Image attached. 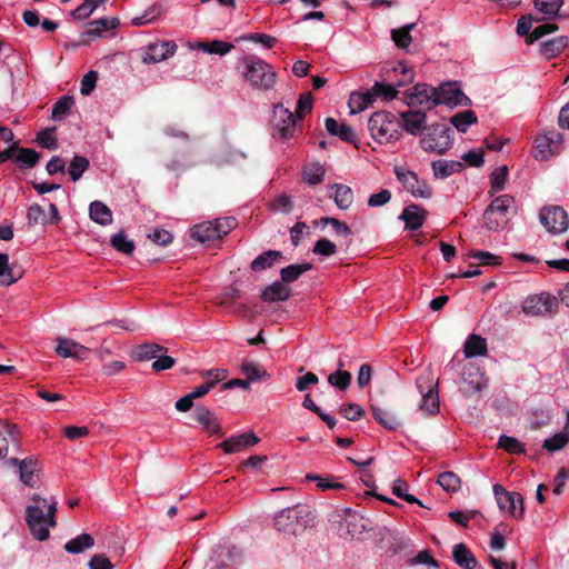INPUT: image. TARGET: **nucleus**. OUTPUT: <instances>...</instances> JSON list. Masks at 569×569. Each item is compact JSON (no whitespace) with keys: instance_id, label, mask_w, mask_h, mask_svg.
I'll list each match as a JSON object with an SVG mask.
<instances>
[{"instance_id":"obj_25","label":"nucleus","mask_w":569,"mask_h":569,"mask_svg":"<svg viewBox=\"0 0 569 569\" xmlns=\"http://www.w3.org/2000/svg\"><path fill=\"white\" fill-rule=\"evenodd\" d=\"M432 173L436 179H446L463 169V163L456 160H437L431 163Z\"/></svg>"},{"instance_id":"obj_49","label":"nucleus","mask_w":569,"mask_h":569,"mask_svg":"<svg viewBox=\"0 0 569 569\" xmlns=\"http://www.w3.org/2000/svg\"><path fill=\"white\" fill-rule=\"evenodd\" d=\"M40 159V153L31 148H19L16 154V161L23 168H32Z\"/></svg>"},{"instance_id":"obj_36","label":"nucleus","mask_w":569,"mask_h":569,"mask_svg":"<svg viewBox=\"0 0 569 569\" xmlns=\"http://www.w3.org/2000/svg\"><path fill=\"white\" fill-rule=\"evenodd\" d=\"M371 412L376 421L387 430H397L400 426L396 416L376 405H371Z\"/></svg>"},{"instance_id":"obj_3","label":"nucleus","mask_w":569,"mask_h":569,"mask_svg":"<svg viewBox=\"0 0 569 569\" xmlns=\"http://www.w3.org/2000/svg\"><path fill=\"white\" fill-rule=\"evenodd\" d=\"M242 74L249 84L257 90L269 91L277 82V72L264 60L244 57L241 61Z\"/></svg>"},{"instance_id":"obj_47","label":"nucleus","mask_w":569,"mask_h":569,"mask_svg":"<svg viewBox=\"0 0 569 569\" xmlns=\"http://www.w3.org/2000/svg\"><path fill=\"white\" fill-rule=\"evenodd\" d=\"M163 12V4L161 2H156L150 8H148L142 16L133 18L132 23L134 26H143L150 23L160 17Z\"/></svg>"},{"instance_id":"obj_19","label":"nucleus","mask_w":569,"mask_h":569,"mask_svg":"<svg viewBox=\"0 0 569 569\" xmlns=\"http://www.w3.org/2000/svg\"><path fill=\"white\" fill-rule=\"evenodd\" d=\"M228 376V371L224 369H211L203 371L201 377L206 379V381L196 387L189 395L193 400L199 399L206 396L217 383L223 381Z\"/></svg>"},{"instance_id":"obj_45","label":"nucleus","mask_w":569,"mask_h":569,"mask_svg":"<svg viewBox=\"0 0 569 569\" xmlns=\"http://www.w3.org/2000/svg\"><path fill=\"white\" fill-rule=\"evenodd\" d=\"M241 372L247 377L248 381H258L268 377L266 369L252 361H244L241 365Z\"/></svg>"},{"instance_id":"obj_11","label":"nucleus","mask_w":569,"mask_h":569,"mask_svg":"<svg viewBox=\"0 0 569 569\" xmlns=\"http://www.w3.org/2000/svg\"><path fill=\"white\" fill-rule=\"evenodd\" d=\"M558 307L555 296L549 292L532 295L525 299L521 309L529 316H545L551 313Z\"/></svg>"},{"instance_id":"obj_5","label":"nucleus","mask_w":569,"mask_h":569,"mask_svg":"<svg viewBox=\"0 0 569 569\" xmlns=\"http://www.w3.org/2000/svg\"><path fill=\"white\" fill-rule=\"evenodd\" d=\"M371 137L379 143H388L399 139L400 122L387 111L375 112L368 120Z\"/></svg>"},{"instance_id":"obj_30","label":"nucleus","mask_w":569,"mask_h":569,"mask_svg":"<svg viewBox=\"0 0 569 569\" xmlns=\"http://www.w3.org/2000/svg\"><path fill=\"white\" fill-rule=\"evenodd\" d=\"M282 259V252L279 250H268L259 254L252 260L250 268L254 272H259L271 268Z\"/></svg>"},{"instance_id":"obj_63","label":"nucleus","mask_w":569,"mask_h":569,"mask_svg":"<svg viewBox=\"0 0 569 569\" xmlns=\"http://www.w3.org/2000/svg\"><path fill=\"white\" fill-rule=\"evenodd\" d=\"M213 222L216 233H219V239L227 236L237 226V220L233 217H223L216 219Z\"/></svg>"},{"instance_id":"obj_28","label":"nucleus","mask_w":569,"mask_h":569,"mask_svg":"<svg viewBox=\"0 0 569 569\" xmlns=\"http://www.w3.org/2000/svg\"><path fill=\"white\" fill-rule=\"evenodd\" d=\"M455 562L465 569H475L478 561L470 549L465 543H457L452 550Z\"/></svg>"},{"instance_id":"obj_52","label":"nucleus","mask_w":569,"mask_h":569,"mask_svg":"<svg viewBox=\"0 0 569 569\" xmlns=\"http://www.w3.org/2000/svg\"><path fill=\"white\" fill-rule=\"evenodd\" d=\"M508 178V169L507 167L496 168L490 177L491 189L489 193L493 196L496 192L501 191L505 188L506 181Z\"/></svg>"},{"instance_id":"obj_14","label":"nucleus","mask_w":569,"mask_h":569,"mask_svg":"<svg viewBox=\"0 0 569 569\" xmlns=\"http://www.w3.org/2000/svg\"><path fill=\"white\" fill-rule=\"evenodd\" d=\"M410 107H426L427 109L439 104L438 89L427 84H416L407 97Z\"/></svg>"},{"instance_id":"obj_43","label":"nucleus","mask_w":569,"mask_h":569,"mask_svg":"<svg viewBox=\"0 0 569 569\" xmlns=\"http://www.w3.org/2000/svg\"><path fill=\"white\" fill-rule=\"evenodd\" d=\"M110 244L112 248H114L118 252H121L123 254H132L134 251V242L130 239H128L124 231H119L118 233L113 234L110 239Z\"/></svg>"},{"instance_id":"obj_33","label":"nucleus","mask_w":569,"mask_h":569,"mask_svg":"<svg viewBox=\"0 0 569 569\" xmlns=\"http://www.w3.org/2000/svg\"><path fill=\"white\" fill-rule=\"evenodd\" d=\"M38 468L37 461L32 458L22 459L19 462L20 480L28 487H34Z\"/></svg>"},{"instance_id":"obj_1","label":"nucleus","mask_w":569,"mask_h":569,"mask_svg":"<svg viewBox=\"0 0 569 569\" xmlns=\"http://www.w3.org/2000/svg\"><path fill=\"white\" fill-rule=\"evenodd\" d=\"M31 503L26 509V521L32 536L44 541L49 538L50 527H56L57 500L51 498L47 500L34 493L31 497Z\"/></svg>"},{"instance_id":"obj_26","label":"nucleus","mask_w":569,"mask_h":569,"mask_svg":"<svg viewBox=\"0 0 569 569\" xmlns=\"http://www.w3.org/2000/svg\"><path fill=\"white\" fill-rule=\"evenodd\" d=\"M533 3L538 14H540L539 17H536V20L542 21L555 18L558 14L563 0H535Z\"/></svg>"},{"instance_id":"obj_10","label":"nucleus","mask_w":569,"mask_h":569,"mask_svg":"<svg viewBox=\"0 0 569 569\" xmlns=\"http://www.w3.org/2000/svg\"><path fill=\"white\" fill-rule=\"evenodd\" d=\"M541 224L551 233H562L569 227V218L566 210L559 206L543 207L540 210Z\"/></svg>"},{"instance_id":"obj_39","label":"nucleus","mask_w":569,"mask_h":569,"mask_svg":"<svg viewBox=\"0 0 569 569\" xmlns=\"http://www.w3.org/2000/svg\"><path fill=\"white\" fill-rule=\"evenodd\" d=\"M568 46L567 37H557L541 43V52L546 58L551 59L562 52Z\"/></svg>"},{"instance_id":"obj_64","label":"nucleus","mask_w":569,"mask_h":569,"mask_svg":"<svg viewBox=\"0 0 569 569\" xmlns=\"http://www.w3.org/2000/svg\"><path fill=\"white\" fill-rule=\"evenodd\" d=\"M312 252L323 257H331L337 252V247L332 241L322 238L315 243Z\"/></svg>"},{"instance_id":"obj_46","label":"nucleus","mask_w":569,"mask_h":569,"mask_svg":"<svg viewBox=\"0 0 569 569\" xmlns=\"http://www.w3.org/2000/svg\"><path fill=\"white\" fill-rule=\"evenodd\" d=\"M463 381L468 382L477 392L482 391L487 386L482 376L479 373V370L471 365L465 368Z\"/></svg>"},{"instance_id":"obj_29","label":"nucleus","mask_w":569,"mask_h":569,"mask_svg":"<svg viewBox=\"0 0 569 569\" xmlns=\"http://www.w3.org/2000/svg\"><path fill=\"white\" fill-rule=\"evenodd\" d=\"M190 236L194 240L206 243L219 239V233H216V229L212 221H204L192 227Z\"/></svg>"},{"instance_id":"obj_24","label":"nucleus","mask_w":569,"mask_h":569,"mask_svg":"<svg viewBox=\"0 0 569 569\" xmlns=\"http://www.w3.org/2000/svg\"><path fill=\"white\" fill-rule=\"evenodd\" d=\"M326 129L331 136L339 137L341 140L349 142V143H356L357 142V136L353 131V129L346 124V123H339L333 118H327L325 121Z\"/></svg>"},{"instance_id":"obj_56","label":"nucleus","mask_w":569,"mask_h":569,"mask_svg":"<svg viewBox=\"0 0 569 569\" xmlns=\"http://www.w3.org/2000/svg\"><path fill=\"white\" fill-rule=\"evenodd\" d=\"M407 489H408V485L403 480L397 479L393 481L392 493L395 496L403 499L405 501H407L409 503H417V505L423 507L422 502L419 499H417L413 495H410L407 492Z\"/></svg>"},{"instance_id":"obj_7","label":"nucleus","mask_w":569,"mask_h":569,"mask_svg":"<svg viewBox=\"0 0 569 569\" xmlns=\"http://www.w3.org/2000/svg\"><path fill=\"white\" fill-rule=\"evenodd\" d=\"M296 132V116L281 103L273 107L272 136L281 142L293 138Z\"/></svg>"},{"instance_id":"obj_57","label":"nucleus","mask_w":569,"mask_h":569,"mask_svg":"<svg viewBox=\"0 0 569 569\" xmlns=\"http://www.w3.org/2000/svg\"><path fill=\"white\" fill-rule=\"evenodd\" d=\"M74 101L72 97H61L52 108V118L54 120H60L67 116V113L70 111L71 107L73 106Z\"/></svg>"},{"instance_id":"obj_42","label":"nucleus","mask_w":569,"mask_h":569,"mask_svg":"<svg viewBox=\"0 0 569 569\" xmlns=\"http://www.w3.org/2000/svg\"><path fill=\"white\" fill-rule=\"evenodd\" d=\"M326 170L320 163H310L305 167L302 176L303 180L310 184L316 186L323 181Z\"/></svg>"},{"instance_id":"obj_4","label":"nucleus","mask_w":569,"mask_h":569,"mask_svg":"<svg viewBox=\"0 0 569 569\" xmlns=\"http://www.w3.org/2000/svg\"><path fill=\"white\" fill-rule=\"evenodd\" d=\"M515 199L509 194L496 197L483 212V222L488 230L499 231L507 227L515 211Z\"/></svg>"},{"instance_id":"obj_61","label":"nucleus","mask_w":569,"mask_h":569,"mask_svg":"<svg viewBox=\"0 0 569 569\" xmlns=\"http://www.w3.org/2000/svg\"><path fill=\"white\" fill-rule=\"evenodd\" d=\"M498 446L509 453H521L525 451L523 445L518 439L506 435L499 438Z\"/></svg>"},{"instance_id":"obj_35","label":"nucleus","mask_w":569,"mask_h":569,"mask_svg":"<svg viewBox=\"0 0 569 569\" xmlns=\"http://www.w3.org/2000/svg\"><path fill=\"white\" fill-rule=\"evenodd\" d=\"M466 358H473L487 355V341L478 335H471L465 343Z\"/></svg>"},{"instance_id":"obj_40","label":"nucleus","mask_w":569,"mask_h":569,"mask_svg":"<svg viewBox=\"0 0 569 569\" xmlns=\"http://www.w3.org/2000/svg\"><path fill=\"white\" fill-rule=\"evenodd\" d=\"M312 269V264L309 262L290 264L282 268L280 271L281 281L283 283H291L296 281L302 273Z\"/></svg>"},{"instance_id":"obj_34","label":"nucleus","mask_w":569,"mask_h":569,"mask_svg":"<svg viewBox=\"0 0 569 569\" xmlns=\"http://www.w3.org/2000/svg\"><path fill=\"white\" fill-rule=\"evenodd\" d=\"M94 546V539L89 533H81L76 538L69 540L64 545V550L72 555H78L83 552L87 549H90Z\"/></svg>"},{"instance_id":"obj_22","label":"nucleus","mask_w":569,"mask_h":569,"mask_svg":"<svg viewBox=\"0 0 569 569\" xmlns=\"http://www.w3.org/2000/svg\"><path fill=\"white\" fill-rule=\"evenodd\" d=\"M23 276L20 267L9 264L7 253H0V284L11 286Z\"/></svg>"},{"instance_id":"obj_12","label":"nucleus","mask_w":569,"mask_h":569,"mask_svg":"<svg viewBox=\"0 0 569 569\" xmlns=\"http://www.w3.org/2000/svg\"><path fill=\"white\" fill-rule=\"evenodd\" d=\"M562 136L557 131H547L535 140L533 156L537 160H546L561 151Z\"/></svg>"},{"instance_id":"obj_2","label":"nucleus","mask_w":569,"mask_h":569,"mask_svg":"<svg viewBox=\"0 0 569 569\" xmlns=\"http://www.w3.org/2000/svg\"><path fill=\"white\" fill-rule=\"evenodd\" d=\"M315 518L310 507L298 503L277 512L273 518V526L277 531L284 536L297 537L315 526Z\"/></svg>"},{"instance_id":"obj_31","label":"nucleus","mask_w":569,"mask_h":569,"mask_svg":"<svg viewBox=\"0 0 569 569\" xmlns=\"http://www.w3.org/2000/svg\"><path fill=\"white\" fill-rule=\"evenodd\" d=\"M90 219L101 226H108L112 222V212L108 206L101 201H92L89 206Z\"/></svg>"},{"instance_id":"obj_60","label":"nucleus","mask_w":569,"mask_h":569,"mask_svg":"<svg viewBox=\"0 0 569 569\" xmlns=\"http://www.w3.org/2000/svg\"><path fill=\"white\" fill-rule=\"evenodd\" d=\"M328 381L331 386L346 390L350 386L351 373L343 370H336L333 373L329 375Z\"/></svg>"},{"instance_id":"obj_58","label":"nucleus","mask_w":569,"mask_h":569,"mask_svg":"<svg viewBox=\"0 0 569 569\" xmlns=\"http://www.w3.org/2000/svg\"><path fill=\"white\" fill-rule=\"evenodd\" d=\"M320 223L323 226L330 224L335 233L343 238H349L352 234L350 227L337 218L325 217L321 218Z\"/></svg>"},{"instance_id":"obj_27","label":"nucleus","mask_w":569,"mask_h":569,"mask_svg":"<svg viewBox=\"0 0 569 569\" xmlns=\"http://www.w3.org/2000/svg\"><path fill=\"white\" fill-rule=\"evenodd\" d=\"M291 295V290L282 282L276 281L266 287L261 295V299L266 302L284 301Z\"/></svg>"},{"instance_id":"obj_48","label":"nucleus","mask_w":569,"mask_h":569,"mask_svg":"<svg viewBox=\"0 0 569 569\" xmlns=\"http://www.w3.org/2000/svg\"><path fill=\"white\" fill-rule=\"evenodd\" d=\"M89 160L82 156H74L68 168L72 181H78L89 168Z\"/></svg>"},{"instance_id":"obj_6","label":"nucleus","mask_w":569,"mask_h":569,"mask_svg":"<svg viewBox=\"0 0 569 569\" xmlns=\"http://www.w3.org/2000/svg\"><path fill=\"white\" fill-rule=\"evenodd\" d=\"M420 146L427 152L443 154L452 146L450 128L446 123L431 124L421 137Z\"/></svg>"},{"instance_id":"obj_13","label":"nucleus","mask_w":569,"mask_h":569,"mask_svg":"<svg viewBox=\"0 0 569 569\" xmlns=\"http://www.w3.org/2000/svg\"><path fill=\"white\" fill-rule=\"evenodd\" d=\"M417 387L422 396L419 405L420 410H423L429 415L438 413L439 396L437 383H433L432 378L428 375L427 377H420L417 379Z\"/></svg>"},{"instance_id":"obj_38","label":"nucleus","mask_w":569,"mask_h":569,"mask_svg":"<svg viewBox=\"0 0 569 569\" xmlns=\"http://www.w3.org/2000/svg\"><path fill=\"white\" fill-rule=\"evenodd\" d=\"M335 189L333 200L337 207L341 210L348 209L353 201V192L350 187L346 184H333Z\"/></svg>"},{"instance_id":"obj_21","label":"nucleus","mask_w":569,"mask_h":569,"mask_svg":"<svg viewBox=\"0 0 569 569\" xmlns=\"http://www.w3.org/2000/svg\"><path fill=\"white\" fill-rule=\"evenodd\" d=\"M438 101L446 104H467L469 99L463 94L460 88L455 82L441 84L438 88Z\"/></svg>"},{"instance_id":"obj_8","label":"nucleus","mask_w":569,"mask_h":569,"mask_svg":"<svg viewBox=\"0 0 569 569\" xmlns=\"http://www.w3.org/2000/svg\"><path fill=\"white\" fill-rule=\"evenodd\" d=\"M393 172L402 187L415 198L429 199L432 196L431 187L425 179L419 178L415 171L397 166Z\"/></svg>"},{"instance_id":"obj_53","label":"nucleus","mask_w":569,"mask_h":569,"mask_svg":"<svg viewBox=\"0 0 569 569\" xmlns=\"http://www.w3.org/2000/svg\"><path fill=\"white\" fill-rule=\"evenodd\" d=\"M118 26L116 19H99L90 23L88 36L100 37L104 31L112 30Z\"/></svg>"},{"instance_id":"obj_23","label":"nucleus","mask_w":569,"mask_h":569,"mask_svg":"<svg viewBox=\"0 0 569 569\" xmlns=\"http://www.w3.org/2000/svg\"><path fill=\"white\" fill-rule=\"evenodd\" d=\"M426 211L417 204L408 206L403 209L400 219L406 223V228L411 231L420 229L425 222Z\"/></svg>"},{"instance_id":"obj_15","label":"nucleus","mask_w":569,"mask_h":569,"mask_svg":"<svg viewBox=\"0 0 569 569\" xmlns=\"http://www.w3.org/2000/svg\"><path fill=\"white\" fill-rule=\"evenodd\" d=\"M259 441L260 439L254 432H244L223 440L217 445V448L221 449L227 455H232L241 452L247 448H251Z\"/></svg>"},{"instance_id":"obj_9","label":"nucleus","mask_w":569,"mask_h":569,"mask_svg":"<svg viewBox=\"0 0 569 569\" xmlns=\"http://www.w3.org/2000/svg\"><path fill=\"white\" fill-rule=\"evenodd\" d=\"M493 493L500 510L507 511L516 519L523 516V498L520 493L507 491L501 485L493 486Z\"/></svg>"},{"instance_id":"obj_51","label":"nucleus","mask_w":569,"mask_h":569,"mask_svg":"<svg viewBox=\"0 0 569 569\" xmlns=\"http://www.w3.org/2000/svg\"><path fill=\"white\" fill-rule=\"evenodd\" d=\"M437 482L447 492H457L460 489V478L452 471L441 472Z\"/></svg>"},{"instance_id":"obj_17","label":"nucleus","mask_w":569,"mask_h":569,"mask_svg":"<svg viewBox=\"0 0 569 569\" xmlns=\"http://www.w3.org/2000/svg\"><path fill=\"white\" fill-rule=\"evenodd\" d=\"M174 41H157L147 47V51L142 58L144 63H158L172 57L177 51Z\"/></svg>"},{"instance_id":"obj_16","label":"nucleus","mask_w":569,"mask_h":569,"mask_svg":"<svg viewBox=\"0 0 569 569\" xmlns=\"http://www.w3.org/2000/svg\"><path fill=\"white\" fill-rule=\"evenodd\" d=\"M192 417L208 436H223L222 427L217 415L207 407H197Z\"/></svg>"},{"instance_id":"obj_55","label":"nucleus","mask_w":569,"mask_h":569,"mask_svg":"<svg viewBox=\"0 0 569 569\" xmlns=\"http://www.w3.org/2000/svg\"><path fill=\"white\" fill-rule=\"evenodd\" d=\"M270 209L274 212L289 213L293 209L292 198L286 193L278 194L271 201Z\"/></svg>"},{"instance_id":"obj_59","label":"nucleus","mask_w":569,"mask_h":569,"mask_svg":"<svg viewBox=\"0 0 569 569\" xmlns=\"http://www.w3.org/2000/svg\"><path fill=\"white\" fill-rule=\"evenodd\" d=\"M200 48L208 53H216V54L224 56L231 51L233 46L226 41L213 40L208 43H201Z\"/></svg>"},{"instance_id":"obj_50","label":"nucleus","mask_w":569,"mask_h":569,"mask_svg":"<svg viewBox=\"0 0 569 569\" xmlns=\"http://www.w3.org/2000/svg\"><path fill=\"white\" fill-rule=\"evenodd\" d=\"M568 442L569 433L567 431H560L552 437L547 438L542 443V448L549 452H555L565 448Z\"/></svg>"},{"instance_id":"obj_20","label":"nucleus","mask_w":569,"mask_h":569,"mask_svg":"<svg viewBox=\"0 0 569 569\" xmlns=\"http://www.w3.org/2000/svg\"><path fill=\"white\" fill-rule=\"evenodd\" d=\"M402 122H400V127L403 130L412 136H417L421 133L423 130H427L426 127L427 117L422 111H412L408 110L400 113Z\"/></svg>"},{"instance_id":"obj_41","label":"nucleus","mask_w":569,"mask_h":569,"mask_svg":"<svg viewBox=\"0 0 569 569\" xmlns=\"http://www.w3.org/2000/svg\"><path fill=\"white\" fill-rule=\"evenodd\" d=\"M167 348L158 343H144L134 349V357L140 361L154 359L159 353L166 352Z\"/></svg>"},{"instance_id":"obj_44","label":"nucleus","mask_w":569,"mask_h":569,"mask_svg":"<svg viewBox=\"0 0 569 569\" xmlns=\"http://www.w3.org/2000/svg\"><path fill=\"white\" fill-rule=\"evenodd\" d=\"M450 122L460 132H466L468 128L477 122V117L472 110H463L455 114Z\"/></svg>"},{"instance_id":"obj_18","label":"nucleus","mask_w":569,"mask_h":569,"mask_svg":"<svg viewBox=\"0 0 569 569\" xmlns=\"http://www.w3.org/2000/svg\"><path fill=\"white\" fill-rule=\"evenodd\" d=\"M56 352L61 358H72L76 360H84L90 352L89 348L78 343L74 340L58 337Z\"/></svg>"},{"instance_id":"obj_37","label":"nucleus","mask_w":569,"mask_h":569,"mask_svg":"<svg viewBox=\"0 0 569 569\" xmlns=\"http://www.w3.org/2000/svg\"><path fill=\"white\" fill-rule=\"evenodd\" d=\"M416 28V23H408L401 28L391 30V39L400 49H408L412 42L410 32Z\"/></svg>"},{"instance_id":"obj_54","label":"nucleus","mask_w":569,"mask_h":569,"mask_svg":"<svg viewBox=\"0 0 569 569\" xmlns=\"http://www.w3.org/2000/svg\"><path fill=\"white\" fill-rule=\"evenodd\" d=\"M468 257L478 260L482 266H500L502 263L500 256L489 251L472 250L468 253Z\"/></svg>"},{"instance_id":"obj_62","label":"nucleus","mask_w":569,"mask_h":569,"mask_svg":"<svg viewBox=\"0 0 569 569\" xmlns=\"http://www.w3.org/2000/svg\"><path fill=\"white\" fill-rule=\"evenodd\" d=\"M28 221L30 224H42L46 226L50 223L49 219L46 216L44 210L41 206L34 203L31 204L28 209Z\"/></svg>"},{"instance_id":"obj_32","label":"nucleus","mask_w":569,"mask_h":569,"mask_svg":"<svg viewBox=\"0 0 569 569\" xmlns=\"http://www.w3.org/2000/svg\"><path fill=\"white\" fill-rule=\"evenodd\" d=\"M375 97L371 90L365 92H353L350 94L348 104L351 113H359L371 106Z\"/></svg>"}]
</instances>
